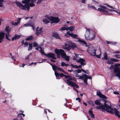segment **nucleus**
<instances>
[{
    "label": "nucleus",
    "instance_id": "1",
    "mask_svg": "<svg viewBox=\"0 0 120 120\" xmlns=\"http://www.w3.org/2000/svg\"><path fill=\"white\" fill-rule=\"evenodd\" d=\"M31 0H25L22 1V3L23 4H25L24 6L23 5L19 2H17L16 3L17 6L19 7L22 10H26V8L28 11H29L30 7L34 6L35 5L34 4L30 3Z\"/></svg>",
    "mask_w": 120,
    "mask_h": 120
},
{
    "label": "nucleus",
    "instance_id": "2",
    "mask_svg": "<svg viewBox=\"0 0 120 120\" xmlns=\"http://www.w3.org/2000/svg\"><path fill=\"white\" fill-rule=\"evenodd\" d=\"M97 108L102 109V110L106 109L107 112L111 113H114L116 116H117L119 118H120V114L119 115V112L115 108L113 109L109 106L105 105V106H102Z\"/></svg>",
    "mask_w": 120,
    "mask_h": 120
},
{
    "label": "nucleus",
    "instance_id": "3",
    "mask_svg": "<svg viewBox=\"0 0 120 120\" xmlns=\"http://www.w3.org/2000/svg\"><path fill=\"white\" fill-rule=\"evenodd\" d=\"M85 37L87 40H92L95 37L94 32L92 30L89 29H87L85 34Z\"/></svg>",
    "mask_w": 120,
    "mask_h": 120
},
{
    "label": "nucleus",
    "instance_id": "4",
    "mask_svg": "<svg viewBox=\"0 0 120 120\" xmlns=\"http://www.w3.org/2000/svg\"><path fill=\"white\" fill-rule=\"evenodd\" d=\"M70 31H68L65 34V36H66L68 37H69L70 36L71 37L73 38H76L78 39V41L79 42L81 43H82L83 44L85 45L86 46H87V43L85 42V41L82 40V39L80 38H78L77 37L78 35L76 34H74L73 33H70Z\"/></svg>",
    "mask_w": 120,
    "mask_h": 120
},
{
    "label": "nucleus",
    "instance_id": "5",
    "mask_svg": "<svg viewBox=\"0 0 120 120\" xmlns=\"http://www.w3.org/2000/svg\"><path fill=\"white\" fill-rule=\"evenodd\" d=\"M75 56H74L73 58V60H77V61L78 63H80L81 65L78 66L77 68H81L82 67V65H84L86 64L85 60L83 59L79 58V60H78V57H79L81 55L79 54H77L76 53L75 54Z\"/></svg>",
    "mask_w": 120,
    "mask_h": 120
},
{
    "label": "nucleus",
    "instance_id": "6",
    "mask_svg": "<svg viewBox=\"0 0 120 120\" xmlns=\"http://www.w3.org/2000/svg\"><path fill=\"white\" fill-rule=\"evenodd\" d=\"M98 10L101 12L106 14H111L109 13L108 11H111L112 10L111 9H108L106 7L101 5L99 6V8H98Z\"/></svg>",
    "mask_w": 120,
    "mask_h": 120
},
{
    "label": "nucleus",
    "instance_id": "7",
    "mask_svg": "<svg viewBox=\"0 0 120 120\" xmlns=\"http://www.w3.org/2000/svg\"><path fill=\"white\" fill-rule=\"evenodd\" d=\"M97 95L100 98L104 99H103V101L104 102V105H101L100 106H97L96 107V108L97 109H100L101 110H103V111H104L105 110H106L107 111V110L106 109H104V110H102V109H98V108H97L101 106H105V105H108L109 106V105H107V104H106V103L107 102V101H106V100L105 99H106V98H107L106 97V96H105L104 95L102 94L101 93V92H100V91H97Z\"/></svg>",
    "mask_w": 120,
    "mask_h": 120
},
{
    "label": "nucleus",
    "instance_id": "8",
    "mask_svg": "<svg viewBox=\"0 0 120 120\" xmlns=\"http://www.w3.org/2000/svg\"><path fill=\"white\" fill-rule=\"evenodd\" d=\"M114 66L115 68L114 69V72L116 73V76L119 77L120 79V68L119 67L120 66V64H115Z\"/></svg>",
    "mask_w": 120,
    "mask_h": 120
},
{
    "label": "nucleus",
    "instance_id": "9",
    "mask_svg": "<svg viewBox=\"0 0 120 120\" xmlns=\"http://www.w3.org/2000/svg\"><path fill=\"white\" fill-rule=\"evenodd\" d=\"M33 46L34 47H37L35 48V49L38 51L40 52H44L43 45L42 44L38 45L37 43L35 42H33Z\"/></svg>",
    "mask_w": 120,
    "mask_h": 120
},
{
    "label": "nucleus",
    "instance_id": "10",
    "mask_svg": "<svg viewBox=\"0 0 120 120\" xmlns=\"http://www.w3.org/2000/svg\"><path fill=\"white\" fill-rule=\"evenodd\" d=\"M66 82L69 85L73 87L74 90L77 92H78V91L75 89V87H76V88H79V86L75 83L73 82L72 81L69 80H67L66 81Z\"/></svg>",
    "mask_w": 120,
    "mask_h": 120
},
{
    "label": "nucleus",
    "instance_id": "11",
    "mask_svg": "<svg viewBox=\"0 0 120 120\" xmlns=\"http://www.w3.org/2000/svg\"><path fill=\"white\" fill-rule=\"evenodd\" d=\"M64 46V47L63 48L68 50H69L70 49L71 47L73 49L76 47V45L75 44L73 43H71L70 46L66 43H65V45Z\"/></svg>",
    "mask_w": 120,
    "mask_h": 120
},
{
    "label": "nucleus",
    "instance_id": "12",
    "mask_svg": "<svg viewBox=\"0 0 120 120\" xmlns=\"http://www.w3.org/2000/svg\"><path fill=\"white\" fill-rule=\"evenodd\" d=\"M39 28L38 27L36 28L35 34L38 36L43 35L44 33V32L42 30V28Z\"/></svg>",
    "mask_w": 120,
    "mask_h": 120
},
{
    "label": "nucleus",
    "instance_id": "13",
    "mask_svg": "<svg viewBox=\"0 0 120 120\" xmlns=\"http://www.w3.org/2000/svg\"><path fill=\"white\" fill-rule=\"evenodd\" d=\"M48 18L51 21V23H57L60 21V19L58 17L50 16V17H48Z\"/></svg>",
    "mask_w": 120,
    "mask_h": 120
},
{
    "label": "nucleus",
    "instance_id": "14",
    "mask_svg": "<svg viewBox=\"0 0 120 120\" xmlns=\"http://www.w3.org/2000/svg\"><path fill=\"white\" fill-rule=\"evenodd\" d=\"M24 26L28 27L30 26L32 27V29L34 30H35L34 23L31 21H29L27 23L25 24Z\"/></svg>",
    "mask_w": 120,
    "mask_h": 120
},
{
    "label": "nucleus",
    "instance_id": "15",
    "mask_svg": "<svg viewBox=\"0 0 120 120\" xmlns=\"http://www.w3.org/2000/svg\"><path fill=\"white\" fill-rule=\"evenodd\" d=\"M88 77L87 75L85 74L82 75L80 77V79L83 80L84 82L86 83V85L87 84V81L88 79Z\"/></svg>",
    "mask_w": 120,
    "mask_h": 120
},
{
    "label": "nucleus",
    "instance_id": "16",
    "mask_svg": "<svg viewBox=\"0 0 120 120\" xmlns=\"http://www.w3.org/2000/svg\"><path fill=\"white\" fill-rule=\"evenodd\" d=\"M41 54H44L46 56L52 58L53 59H56V58L55 57V55L53 53H48L46 54L45 53H41Z\"/></svg>",
    "mask_w": 120,
    "mask_h": 120
},
{
    "label": "nucleus",
    "instance_id": "17",
    "mask_svg": "<svg viewBox=\"0 0 120 120\" xmlns=\"http://www.w3.org/2000/svg\"><path fill=\"white\" fill-rule=\"evenodd\" d=\"M61 57L64 58L65 60L69 61V56H67L66 53H60Z\"/></svg>",
    "mask_w": 120,
    "mask_h": 120
},
{
    "label": "nucleus",
    "instance_id": "18",
    "mask_svg": "<svg viewBox=\"0 0 120 120\" xmlns=\"http://www.w3.org/2000/svg\"><path fill=\"white\" fill-rule=\"evenodd\" d=\"M52 69L55 71H56V70H57L61 71L63 72H65V71L63 69L59 68L57 67L56 66L53 67Z\"/></svg>",
    "mask_w": 120,
    "mask_h": 120
},
{
    "label": "nucleus",
    "instance_id": "19",
    "mask_svg": "<svg viewBox=\"0 0 120 120\" xmlns=\"http://www.w3.org/2000/svg\"><path fill=\"white\" fill-rule=\"evenodd\" d=\"M4 35L5 34L3 32H2L0 33V43L3 41Z\"/></svg>",
    "mask_w": 120,
    "mask_h": 120
},
{
    "label": "nucleus",
    "instance_id": "20",
    "mask_svg": "<svg viewBox=\"0 0 120 120\" xmlns=\"http://www.w3.org/2000/svg\"><path fill=\"white\" fill-rule=\"evenodd\" d=\"M88 50L90 51V52H96V50L93 47L91 46L88 47Z\"/></svg>",
    "mask_w": 120,
    "mask_h": 120
},
{
    "label": "nucleus",
    "instance_id": "21",
    "mask_svg": "<svg viewBox=\"0 0 120 120\" xmlns=\"http://www.w3.org/2000/svg\"><path fill=\"white\" fill-rule=\"evenodd\" d=\"M52 37L57 39H60V36L57 33H53L52 34Z\"/></svg>",
    "mask_w": 120,
    "mask_h": 120
},
{
    "label": "nucleus",
    "instance_id": "22",
    "mask_svg": "<svg viewBox=\"0 0 120 120\" xmlns=\"http://www.w3.org/2000/svg\"><path fill=\"white\" fill-rule=\"evenodd\" d=\"M50 17V16H48L47 18H45L42 20V21L45 24H47L49 22L50 20L49 19L48 17Z\"/></svg>",
    "mask_w": 120,
    "mask_h": 120
},
{
    "label": "nucleus",
    "instance_id": "23",
    "mask_svg": "<svg viewBox=\"0 0 120 120\" xmlns=\"http://www.w3.org/2000/svg\"><path fill=\"white\" fill-rule=\"evenodd\" d=\"M54 51L55 52H64V50L61 49H55L54 50Z\"/></svg>",
    "mask_w": 120,
    "mask_h": 120
},
{
    "label": "nucleus",
    "instance_id": "24",
    "mask_svg": "<svg viewBox=\"0 0 120 120\" xmlns=\"http://www.w3.org/2000/svg\"><path fill=\"white\" fill-rule=\"evenodd\" d=\"M89 112L90 115L93 118H94V115L93 113L92 112V109L90 108L89 111Z\"/></svg>",
    "mask_w": 120,
    "mask_h": 120
},
{
    "label": "nucleus",
    "instance_id": "25",
    "mask_svg": "<svg viewBox=\"0 0 120 120\" xmlns=\"http://www.w3.org/2000/svg\"><path fill=\"white\" fill-rule=\"evenodd\" d=\"M55 74L57 79H59L60 78V75H60V73L57 72L56 71H55Z\"/></svg>",
    "mask_w": 120,
    "mask_h": 120
},
{
    "label": "nucleus",
    "instance_id": "26",
    "mask_svg": "<svg viewBox=\"0 0 120 120\" xmlns=\"http://www.w3.org/2000/svg\"><path fill=\"white\" fill-rule=\"evenodd\" d=\"M82 71L81 69H78L77 70H75L74 71V73L75 74H77L78 73H80Z\"/></svg>",
    "mask_w": 120,
    "mask_h": 120
},
{
    "label": "nucleus",
    "instance_id": "27",
    "mask_svg": "<svg viewBox=\"0 0 120 120\" xmlns=\"http://www.w3.org/2000/svg\"><path fill=\"white\" fill-rule=\"evenodd\" d=\"M68 30H69L71 31H72L74 29L75 27L74 26H71L69 27H68Z\"/></svg>",
    "mask_w": 120,
    "mask_h": 120
},
{
    "label": "nucleus",
    "instance_id": "28",
    "mask_svg": "<svg viewBox=\"0 0 120 120\" xmlns=\"http://www.w3.org/2000/svg\"><path fill=\"white\" fill-rule=\"evenodd\" d=\"M106 42L108 44H111L112 45H115L117 44V42H111L108 41H106Z\"/></svg>",
    "mask_w": 120,
    "mask_h": 120
},
{
    "label": "nucleus",
    "instance_id": "29",
    "mask_svg": "<svg viewBox=\"0 0 120 120\" xmlns=\"http://www.w3.org/2000/svg\"><path fill=\"white\" fill-rule=\"evenodd\" d=\"M68 27H66L65 26H63L60 29V30H68Z\"/></svg>",
    "mask_w": 120,
    "mask_h": 120
},
{
    "label": "nucleus",
    "instance_id": "30",
    "mask_svg": "<svg viewBox=\"0 0 120 120\" xmlns=\"http://www.w3.org/2000/svg\"><path fill=\"white\" fill-rule=\"evenodd\" d=\"M69 65L68 64H66L65 62H62L61 63V66H62L67 67Z\"/></svg>",
    "mask_w": 120,
    "mask_h": 120
},
{
    "label": "nucleus",
    "instance_id": "31",
    "mask_svg": "<svg viewBox=\"0 0 120 120\" xmlns=\"http://www.w3.org/2000/svg\"><path fill=\"white\" fill-rule=\"evenodd\" d=\"M9 33H7L5 35V37L7 40H8L9 41L10 40V39H9L8 38L9 36H10V35L9 34Z\"/></svg>",
    "mask_w": 120,
    "mask_h": 120
},
{
    "label": "nucleus",
    "instance_id": "32",
    "mask_svg": "<svg viewBox=\"0 0 120 120\" xmlns=\"http://www.w3.org/2000/svg\"><path fill=\"white\" fill-rule=\"evenodd\" d=\"M9 26H7L5 28V29L6 32L7 33H9L10 31V30L9 29Z\"/></svg>",
    "mask_w": 120,
    "mask_h": 120
},
{
    "label": "nucleus",
    "instance_id": "33",
    "mask_svg": "<svg viewBox=\"0 0 120 120\" xmlns=\"http://www.w3.org/2000/svg\"><path fill=\"white\" fill-rule=\"evenodd\" d=\"M17 118L21 120H23V119L22 118V115H21L20 113L18 115Z\"/></svg>",
    "mask_w": 120,
    "mask_h": 120
},
{
    "label": "nucleus",
    "instance_id": "34",
    "mask_svg": "<svg viewBox=\"0 0 120 120\" xmlns=\"http://www.w3.org/2000/svg\"><path fill=\"white\" fill-rule=\"evenodd\" d=\"M29 46L28 49V50H31L32 47V43H30L29 44Z\"/></svg>",
    "mask_w": 120,
    "mask_h": 120
},
{
    "label": "nucleus",
    "instance_id": "35",
    "mask_svg": "<svg viewBox=\"0 0 120 120\" xmlns=\"http://www.w3.org/2000/svg\"><path fill=\"white\" fill-rule=\"evenodd\" d=\"M88 7H90L92 8L95 10H97L96 8L94 6L92 5L90 6V5L89 4H88Z\"/></svg>",
    "mask_w": 120,
    "mask_h": 120
},
{
    "label": "nucleus",
    "instance_id": "36",
    "mask_svg": "<svg viewBox=\"0 0 120 120\" xmlns=\"http://www.w3.org/2000/svg\"><path fill=\"white\" fill-rule=\"evenodd\" d=\"M81 70H82V72H83L86 73L87 74H89V71H88L87 70H85L82 69H81Z\"/></svg>",
    "mask_w": 120,
    "mask_h": 120
},
{
    "label": "nucleus",
    "instance_id": "37",
    "mask_svg": "<svg viewBox=\"0 0 120 120\" xmlns=\"http://www.w3.org/2000/svg\"><path fill=\"white\" fill-rule=\"evenodd\" d=\"M33 38V37L32 36H31L29 37H28L27 38H26V40L27 41L30 40H32Z\"/></svg>",
    "mask_w": 120,
    "mask_h": 120
},
{
    "label": "nucleus",
    "instance_id": "38",
    "mask_svg": "<svg viewBox=\"0 0 120 120\" xmlns=\"http://www.w3.org/2000/svg\"><path fill=\"white\" fill-rule=\"evenodd\" d=\"M95 103L96 105H99L101 104L100 101L99 100H97L95 101Z\"/></svg>",
    "mask_w": 120,
    "mask_h": 120
},
{
    "label": "nucleus",
    "instance_id": "39",
    "mask_svg": "<svg viewBox=\"0 0 120 120\" xmlns=\"http://www.w3.org/2000/svg\"><path fill=\"white\" fill-rule=\"evenodd\" d=\"M102 59L103 60H106L108 59L107 57V55L106 53H105V54L103 57L102 58Z\"/></svg>",
    "mask_w": 120,
    "mask_h": 120
},
{
    "label": "nucleus",
    "instance_id": "40",
    "mask_svg": "<svg viewBox=\"0 0 120 120\" xmlns=\"http://www.w3.org/2000/svg\"><path fill=\"white\" fill-rule=\"evenodd\" d=\"M11 24L13 25H15V26H17L18 25L19 23L18 22H11Z\"/></svg>",
    "mask_w": 120,
    "mask_h": 120
},
{
    "label": "nucleus",
    "instance_id": "41",
    "mask_svg": "<svg viewBox=\"0 0 120 120\" xmlns=\"http://www.w3.org/2000/svg\"><path fill=\"white\" fill-rule=\"evenodd\" d=\"M110 60H111L112 61L115 62H117L119 61V60L114 58L110 59Z\"/></svg>",
    "mask_w": 120,
    "mask_h": 120
},
{
    "label": "nucleus",
    "instance_id": "42",
    "mask_svg": "<svg viewBox=\"0 0 120 120\" xmlns=\"http://www.w3.org/2000/svg\"><path fill=\"white\" fill-rule=\"evenodd\" d=\"M4 0H0V7H2L3 6V5L2 2Z\"/></svg>",
    "mask_w": 120,
    "mask_h": 120
},
{
    "label": "nucleus",
    "instance_id": "43",
    "mask_svg": "<svg viewBox=\"0 0 120 120\" xmlns=\"http://www.w3.org/2000/svg\"><path fill=\"white\" fill-rule=\"evenodd\" d=\"M115 56L116 58L120 59V55L118 54H116L114 55Z\"/></svg>",
    "mask_w": 120,
    "mask_h": 120
},
{
    "label": "nucleus",
    "instance_id": "44",
    "mask_svg": "<svg viewBox=\"0 0 120 120\" xmlns=\"http://www.w3.org/2000/svg\"><path fill=\"white\" fill-rule=\"evenodd\" d=\"M68 79H69V80H70L71 81V80H73L72 78H71V76H70V75H68ZM67 80V79L66 80H65V82H66V81Z\"/></svg>",
    "mask_w": 120,
    "mask_h": 120
},
{
    "label": "nucleus",
    "instance_id": "45",
    "mask_svg": "<svg viewBox=\"0 0 120 120\" xmlns=\"http://www.w3.org/2000/svg\"><path fill=\"white\" fill-rule=\"evenodd\" d=\"M71 67H72L73 68H77L78 66L77 65H73L72 64H71Z\"/></svg>",
    "mask_w": 120,
    "mask_h": 120
},
{
    "label": "nucleus",
    "instance_id": "46",
    "mask_svg": "<svg viewBox=\"0 0 120 120\" xmlns=\"http://www.w3.org/2000/svg\"><path fill=\"white\" fill-rule=\"evenodd\" d=\"M20 36H21L20 35H15V39H17L19 38L20 37Z\"/></svg>",
    "mask_w": 120,
    "mask_h": 120
},
{
    "label": "nucleus",
    "instance_id": "47",
    "mask_svg": "<svg viewBox=\"0 0 120 120\" xmlns=\"http://www.w3.org/2000/svg\"><path fill=\"white\" fill-rule=\"evenodd\" d=\"M24 46L25 47H27L28 46V45H29L28 44V42H26L24 44Z\"/></svg>",
    "mask_w": 120,
    "mask_h": 120
},
{
    "label": "nucleus",
    "instance_id": "48",
    "mask_svg": "<svg viewBox=\"0 0 120 120\" xmlns=\"http://www.w3.org/2000/svg\"><path fill=\"white\" fill-rule=\"evenodd\" d=\"M107 63L110 64H113V62L110 60H108L107 62Z\"/></svg>",
    "mask_w": 120,
    "mask_h": 120
},
{
    "label": "nucleus",
    "instance_id": "49",
    "mask_svg": "<svg viewBox=\"0 0 120 120\" xmlns=\"http://www.w3.org/2000/svg\"><path fill=\"white\" fill-rule=\"evenodd\" d=\"M90 55L94 56H96V53H89Z\"/></svg>",
    "mask_w": 120,
    "mask_h": 120
},
{
    "label": "nucleus",
    "instance_id": "50",
    "mask_svg": "<svg viewBox=\"0 0 120 120\" xmlns=\"http://www.w3.org/2000/svg\"><path fill=\"white\" fill-rule=\"evenodd\" d=\"M76 100H78L79 102L80 103L81 101V99H80V98H76Z\"/></svg>",
    "mask_w": 120,
    "mask_h": 120
},
{
    "label": "nucleus",
    "instance_id": "51",
    "mask_svg": "<svg viewBox=\"0 0 120 120\" xmlns=\"http://www.w3.org/2000/svg\"><path fill=\"white\" fill-rule=\"evenodd\" d=\"M57 55V57L58 58H59L60 57V55H61V53H56Z\"/></svg>",
    "mask_w": 120,
    "mask_h": 120
},
{
    "label": "nucleus",
    "instance_id": "52",
    "mask_svg": "<svg viewBox=\"0 0 120 120\" xmlns=\"http://www.w3.org/2000/svg\"><path fill=\"white\" fill-rule=\"evenodd\" d=\"M75 76L76 77L78 78L79 79H80V78L81 77V76L77 74H75Z\"/></svg>",
    "mask_w": 120,
    "mask_h": 120
},
{
    "label": "nucleus",
    "instance_id": "53",
    "mask_svg": "<svg viewBox=\"0 0 120 120\" xmlns=\"http://www.w3.org/2000/svg\"><path fill=\"white\" fill-rule=\"evenodd\" d=\"M60 75H60V77L64 76V75L62 73H61V74L60 73Z\"/></svg>",
    "mask_w": 120,
    "mask_h": 120
},
{
    "label": "nucleus",
    "instance_id": "54",
    "mask_svg": "<svg viewBox=\"0 0 120 120\" xmlns=\"http://www.w3.org/2000/svg\"><path fill=\"white\" fill-rule=\"evenodd\" d=\"M113 93L115 94H117L118 95H119V93L116 91H114L113 92Z\"/></svg>",
    "mask_w": 120,
    "mask_h": 120
},
{
    "label": "nucleus",
    "instance_id": "55",
    "mask_svg": "<svg viewBox=\"0 0 120 120\" xmlns=\"http://www.w3.org/2000/svg\"><path fill=\"white\" fill-rule=\"evenodd\" d=\"M21 19V18H19L17 19V22H18L19 23V22Z\"/></svg>",
    "mask_w": 120,
    "mask_h": 120
},
{
    "label": "nucleus",
    "instance_id": "56",
    "mask_svg": "<svg viewBox=\"0 0 120 120\" xmlns=\"http://www.w3.org/2000/svg\"><path fill=\"white\" fill-rule=\"evenodd\" d=\"M95 56H96L98 58H100L101 57H100V55H96Z\"/></svg>",
    "mask_w": 120,
    "mask_h": 120
},
{
    "label": "nucleus",
    "instance_id": "57",
    "mask_svg": "<svg viewBox=\"0 0 120 120\" xmlns=\"http://www.w3.org/2000/svg\"><path fill=\"white\" fill-rule=\"evenodd\" d=\"M93 1L96 4H98V2L94 0Z\"/></svg>",
    "mask_w": 120,
    "mask_h": 120
},
{
    "label": "nucleus",
    "instance_id": "58",
    "mask_svg": "<svg viewBox=\"0 0 120 120\" xmlns=\"http://www.w3.org/2000/svg\"><path fill=\"white\" fill-rule=\"evenodd\" d=\"M16 39H15V36L14 37H13L12 38V41H14V40H16Z\"/></svg>",
    "mask_w": 120,
    "mask_h": 120
},
{
    "label": "nucleus",
    "instance_id": "59",
    "mask_svg": "<svg viewBox=\"0 0 120 120\" xmlns=\"http://www.w3.org/2000/svg\"><path fill=\"white\" fill-rule=\"evenodd\" d=\"M113 11H115L117 13L119 14H120V11H115V10H113Z\"/></svg>",
    "mask_w": 120,
    "mask_h": 120
},
{
    "label": "nucleus",
    "instance_id": "60",
    "mask_svg": "<svg viewBox=\"0 0 120 120\" xmlns=\"http://www.w3.org/2000/svg\"><path fill=\"white\" fill-rule=\"evenodd\" d=\"M11 58H12V59L14 61H15V59L14 58L13 56H12Z\"/></svg>",
    "mask_w": 120,
    "mask_h": 120
},
{
    "label": "nucleus",
    "instance_id": "61",
    "mask_svg": "<svg viewBox=\"0 0 120 120\" xmlns=\"http://www.w3.org/2000/svg\"><path fill=\"white\" fill-rule=\"evenodd\" d=\"M20 115H22L23 117H24V116H25V115L24 114H23L22 113H20Z\"/></svg>",
    "mask_w": 120,
    "mask_h": 120
},
{
    "label": "nucleus",
    "instance_id": "62",
    "mask_svg": "<svg viewBox=\"0 0 120 120\" xmlns=\"http://www.w3.org/2000/svg\"><path fill=\"white\" fill-rule=\"evenodd\" d=\"M29 55L28 56L26 57L25 58V59H28L29 58Z\"/></svg>",
    "mask_w": 120,
    "mask_h": 120
},
{
    "label": "nucleus",
    "instance_id": "63",
    "mask_svg": "<svg viewBox=\"0 0 120 120\" xmlns=\"http://www.w3.org/2000/svg\"><path fill=\"white\" fill-rule=\"evenodd\" d=\"M13 120H21L19 119H18L17 118H15Z\"/></svg>",
    "mask_w": 120,
    "mask_h": 120
},
{
    "label": "nucleus",
    "instance_id": "64",
    "mask_svg": "<svg viewBox=\"0 0 120 120\" xmlns=\"http://www.w3.org/2000/svg\"><path fill=\"white\" fill-rule=\"evenodd\" d=\"M64 76L65 77V78L66 79H67V78H68V75H64Z\"/></svg>",
    "mask_w": 120,
    "mask_h": 120
}]
</instances>
